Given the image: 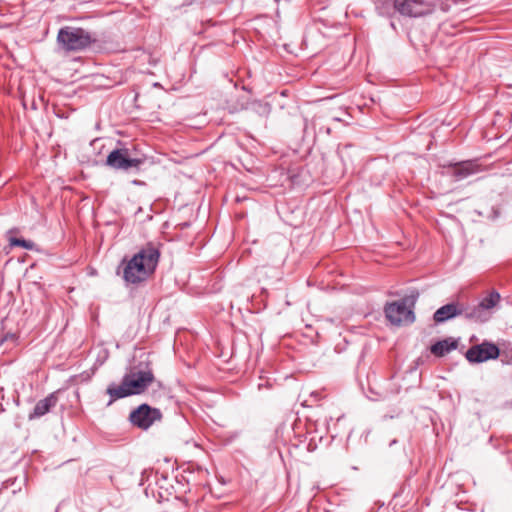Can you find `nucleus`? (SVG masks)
<instances>
[{
    "label": "nucleus",
    "mask_w": 512,
    "mask_h": 512,
    "mask_svg": "<svg viewBox=\"0 0 512 512\" xmlns=\"http://www.w3.org/2000/svg\"><path fill=\"white\" fill-rule=\"evenodd\" d=\"M59 401L58 391L50 393L44 399L39 400L33 411L28 415L29 420L41 418L54 408Z\"/></svg>",
    "instance_id": "1a4fd4ad"
},
{
    "label": "nucleus",
    "mask_w": 512,
    "mask_h": 512,
    "mask_svg": "<svg viewBox=\"0 0 512 512\" xmlns=\"http://www.w3.org/2000/svg\"><path fill=\"white\" fill-rule=\"evenodd\" d=\"M162 413L160 409L153 408L148 404H141L136 409L132 410L129 415L131 424L139 429L147 430L155 422L160 421Z\"/></svg>",
    "instance_id": "423d86ee"
},
{
    "label": "nucleus",
    "mask_w": 512,
    "mask_h": 512,
    "mask_svg": "<svg viewBox=\"0 0 512 512\" xmlns=\"http://www.w3.org/2000/svg\"><path fill=\"white\" fill-rule=\"evenodd\" d=\"M417 295L406 296L403 299L386 304L384 312L386 318L393 325H407L415 320L413 308Z\"/></svg>",
    "instance_id": "20e7f679"
},
{
    "label": "nucleus",
    "mask_w": 512,
    "mask_h": 512,
    "mask_svg": "<svg viewBox=\"0 0 512 512\" xmlns=\"http://www.w3.org/2000/svg\"><path fill=\"white\" fill-rule=\"evenodd\" d=\"M9 243L11 246H18V247H22L27 250H33L35 247L34 242H32L30 240L23 239V238L11 237L9 239Z\"/></svg>",
    "instance_id": "2eb2a0df"
},
{
    "label": "nucleus",
    "mask_w": 512,
    "mask_h": 512,
    "mask_svg": "<svg viewBox=\"0 0 512 512\" xmlns=\"http://www.w3.org/2000/svg\"><path fill=\"white\" fill-rule=\"evenodd\" d=\"M394 8L404 16L420 17L426 13L425 9H417L413 0H394Z\"/></svg>",
    "instance_id": "f8f14e48"
},
{
    "label": "nucleus",
    "mask_w": 512,
    "mask_h": 512,
    "mask_svg": "<svg viewBox=\"0 0 512 512\" xmlns=\"http://www.w3.org/2000/svg\"><path fill=\"white\" fill-rule=\"evenodd\" d=\"M463 314V305L458 303H449L437 309L433 315L435 323H443L458 315Z\"/></svg>",
    "instance_id": "9d476101"
},
{
    "label": "nucleus",
    "mask_w": 512,
    "mask_h": 512,
    "mask_svg": "<svg viewBox=\"0 0 512 512\" xmlns=\"http://www.w3.org/2000/svg\"><path fill=\"white\" fill-rule=\"evenodd\" d=\"M499 354L500 350L497 345L484 341L469 348L465 357L471 363H482L491 359H497Z\"/></svg>",
    "instance_id": "0eeeda50"
},
{
    "label": "nucleus",
    "mask_w": 512,
    "mask_h": 512,
    "mask_svg": "<svg viewBox=\"0 0 512 512\" xmlns=\"http://www.w3.org/2000/svg\"><path fill=\"white\" fill-rule=\"evenodd\" d=\"M480 171V166L474 161H463L448 166L447 174L455 181H461Z\"/></svg>",
    "instance_id": "6e6552de"
},
{
    "label": "nucleus",
    "mask_w": 512,
    "mask_h": 512,
    "mask_svg": "<svg viewBox=\"0 0 512 512\" xmlns=\"http://www.w3.org/2000/svg\"><path fill=\"white\" fill-rule=\"evenodd\" d=\"M153 381L154 375L149 368L131 371L123 377L120 385L111 384L108 386L106 393L110 396L109 404L117 399L142 394Z\"/></svg>",
    "instance_id": "f03ea898"
},
{
    "label": "nucleus",
    "mask_w": 512,
    "mask_h": 512,
    "mask_svg": "<svg viewBox=\"0 0 512 512\" xmlns=\"http://www.w3.org/2000/svg\"><path fill=\"white\" fill-rule=\"evenodd\" d=\"M96 41L94 34L80 27L65 26L57 34V44L66 53L85 50Z\"/></svg>",
    "instance_id": "7ed1b4c3"
},
{
    "label": "nucleus",
    "mask_w": 512,
    "mask_h": 512,
    "mask_svg": "<svg viewBox=\"0 0 512 512\" xmlns=\"http://www.w3.org/2000/svg\"><path fill=\"white\" fill-rule=\"evenodd\" d=\"M142 158H133L127 148L115 149L109 153L106 159V165L115 169L129 171L132 169L139 170L143 164Z\"/></svg>",
    "instance_id": "39448f33"
},
{
    "label": "nucleus",
    "mask_w": 512,
    "mask_h": 512,
    "mask_svg": "<svg viewBox=\"0 0 512 512\" xmlns=\"http://www.w3.org/2000/svg\"><path fill=\"white\" fill-rule=\"evenodd\" d=\"M457 341L452 338H446L444 340L437 341L430 348L431 353L437 357H443L450 351L457 348Z\"/></svg>",
    "instance_id": "ddd939ff"
},
{
    "label": "nucleus",
    "mask_w": 512,
    "mask_h": 512,
    "mask_svg": "<svg viewBox=\"0 0 512 512\" xmlns=\"http://www.w3.org/2000/svg\"><path fill=\"white\" fill-rule=\"evenodd\" d=\"M464 317L472 322L484 323L491 318L492 313H488L479 304L474 306H463Z\"/></svg>",
    "instance_id": "9b49d317"
},
{
    "label": "nucleus",
    "mask_w": 512,
    "mask_h": 512,
    "mask_svg": "<svg viewBox=\"0 0 512 512\" xmlns=\"http://www.w3.org/2000/svg\"><path fill=\"white\" fill-rule=\"evenodd\" d=\"M160 259L159 249L152 243L142 247L130 259L124 258L117 269L126 285L137 286L152 276Z\"/></svg>",
    "instance_id": "f257e3e1"
},
{
    "label": "nucleus",
    "mask_w": 512,
    "mask_h": 512,
    "mask_svg": "<svg viewBox=\"0 0 512 512\" xmlns=\"http://www.w3.org/2000/svg\"><path fill=\"white\" fill-rule=\"evenodd\" d=\"M500 294L492 291L488 296L483 298L478 304L488 313H492V309L499 303Z\"/></svg>",
    "instance_id": "4468645a"
}]
</instances>
